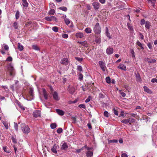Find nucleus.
<instances>
[{"mask_svg":"<svg viewBox=\"0 0 157 157\" xmlns=\"http://www.w3.org/2000/svg\"><path fill=\"white\" fill-rule=\"evenodd\" d=\"M8 71L6 72V77L8 79L10 80L15 75V71L13 67L10 64L8 67Z\"/></svg>","mask_w":157,"mask_h":157,"instance_id":"f257e3e1","label":"nucleus"},{"mask_svg":"<svg viewBox=\"0 0 157 157\" xmlns=\"http://www.w3.org/2000/svg\"><path fill=\"white\" fill-rule=\"evenodd\" d=\"M21 130L24 133H28L30 131V129L28 125H26L25 124H21Z\"/></svg>","mask_w":157,"mask_h":157,"instance_id":"f03ea898","label":"nucleus"},{"mask_svg":"<svg viewBox=\"0 0 157 157\" xmlns=\"http://www.w3.org/2000/svg\"><path fill=\"white\" fill-rule=\"evenodd\" d=\"M94 31L96 34H100L101 32V29L99 25V24L97 23L94 28Z\"/></svg>","mask_w":157,"mask_h":157,"instance_id":"7ed1b4c3","label":"nucleus"},{"mask_svg":"<svg viewBox=\"0 0 157 157\" xmlns=\"http://www.w3.org/2000/svg\"><path fill=\"white\" fill-rule=\"evenodd\" d=\"M98 64L100 67L102 69V71L104 72L105 71L106 69L105 63L102 61H99L98 62Z\"/></svg>","mask_w":157,"mask_h":157,"instance_id":"20e7f679","label":"nucleus"},{"mask_svg":"<svg viewBox=\"0 0 157 157\" xmlns=\"http://www.w3.org/2000/svg\"><path fill=\"white\" fill-rule=\"evenodd\" d=\"M92 5L94 9L96 10H98L100 7L101 6L100 3L97 2H94L92 3Z\"/></svg>","mask_w":157,"mask_h":157,"instance_id":"39448f33","label":"nucleus"},{"mask_svg":"<svg viewBox=\"0 0 157 157\" xmlns=\"http://www.w3.org/2000/svg\"><path fill=\"white\" fill-rule=\"evenodd\" d=\"M45 19L46 20H47L49 21H55V22L57 21V18L54 16H52L50 17H45Z\"/></svg>","mask_w":157,"mask_h":157,"instance_id":"423d86ee","label":"nucleus"},{"mask_svg":"<svg viewBox=\"0 0 157 157\" xmlns=\"http://www.w3.org/2000/svg\"><path fill=\"white\" fill-rule=\"evenodd\" d=\"M41 114V111L39 110H36L33 113V116L35 117H40Z\"/></svg>","mask_w":157,"mask_h":157,"instance_id":"0eeeda50","label":"nucleus"},{"mask_svg":"<svg viewBox=\"0 0 157 157\" xmlns=\"http://www.w3.org/2000/svg\"><path fill=\"white\" fill-rule=\"evenodd\" d=\"M60 63L62 64L67 65L69 63V61L67 58H63L61 59Z\"/></svg>","mask_w":157,"mask_h":157,"instance_id":"6e6552de","label":"nucleus"},{"mask_svg":"<svg viewBox=\"0 0 157 157\" xmlns=\"http://www.w3.org/2000/svg\"><path fill=\"white\" fill-rule=\"evenodd\" d=\"M113 49L110 47L106 49V53L108 55H111L113 53Z\"/></svg>","mask_w":157,"mask_h":157,"instance_id":"1a4fd4ad","label":"nucleus"},{"mask_svg":"<svg viewBox=\"0 0 157 157\" xmlns=\"http://www.w3.org/2000/svg\"><path fill=\"white\" fill-rule=\"evenodd\" d=\"M117 68L120 69L121 70L124 71H126V67L124 64H120L119 66L117 67Z\"/></svg>","mask_w":157,"mask_h":157,"instance_id":"9d476101","label":"nucleus"},{"mask_svg":"<svg viewBox=\"0 0 157 157\" xmlns=\"http://www.w3.org/2000/svg\"><path fill=\"white\" fill-rule=\"evenodd\" d=\"M68 146L66 142H64L61 146V149L66 151L68 148Z\"/></svg>","mask_w":157,"mask_h":157,"instance_id":"9b49d317","label":"nucleus"},{"mask_svg":"<svg viewBox=\"0 0 157 157\" xmlns=\"http://www.w3.org/2000/svg\"><path fill=\"white\" fill-rule=\"evenodd\" d=\"M144 89L145 92L148 94H151L152 93V92L148 87L145 86H144Z\"/></svg>","mask_w":157,"mask_h":157,"instance_id":"f8f14e48","label":"nucleus"},{"mask_svg":"<svg viewBox=\"0 0 157 157\" xmlns=\"http://www.w3.org/2000/svg\"><path fill=\"white\" fill-rule=\"evenodd\" d=\"M53 97L54 99L56 101H58L59 99L57 93L56 91L54 92L53 94Z\"/></svg>","mask_w":157,"mask_h":157,"instance_id":"ddd939ff","label":"nucleus"},{"mask_svg":"<svg viewBox=\"0 0 157 157\" xmlns=\"http://www.w3.org/2000/svg\"><path fill=\"white\" fill-rule=\"evenodd\" d=\"M78 43L83 45L85 47H88V44L87 43V41H78Z\"/></svg>","mask_w":157,"mask_h":157,"instance_id":"4468645a","label":"nucleus"},{"mask_svg":"<svg viewBox=\"0 0 157 157\" xmlns=\"http://www.w3.org/2000/svg\"><path fill=\"white\" fill-rule=\"evenodd\" d=\"M136 80L137 82H142V79L141 78L140 75L139 73L136 74Z\"/></svg>","mask_w":157,"mask_h":157,"instance_id":"2eb2a0df","label":"nucleus"},{"mask_svg":"<svg viewBox=\"0 0 157 157\" xmlns=\"http://www.w3.org/2000/svg\"><path fill=\"white\" fill-rule=\"evenodd\" d=\"M56 112L60 116H63L64 114L65 113L62 110L59 109H56Z\"/></svg>","mask_w":157,"mask_h":157,"instance_id":"dca6fc26","label":"nucleus"},{"mask_svg":"<svg viewBox=\"0 0 157 157\" xmlns=\"http://www.w3.org/2000/svg\"><path fill=\"white\" fill-rule=\"evenodd\" d=\"M22 5L24 7L27 8L28 6L29 3L27 0H22Z\"/></svg>","mask_w":157,"mask_h":157,"instance_id":"f3484780","label":"nucleus"},{"mask_svg":"<svg viewBox=\"0 0 157 157\" xmlns=\"http://www.w3.org/2000/svg\"><path fill=\"white\" fill-rule=\"evenodd\" d=\"M68 91L71 94H73L75 91V88L73 87L68 88Z\"/></svg>","mask_w":157,"mask_h":157,"instance_id":"a211bd4d","label":"nucleus"},{"mask_svg":"<svg viewBox=\"0 0 157 157\" xmlns=\"http://www.w3.org/2000/svg\"><path fill=\"white\" fill-rule=\"evenodd\" d=\"M75 36L77 38H82L84 36V34L82 33H78L76 34Z\"/></svg>","mask_w":157,"mask_h":157,"instance_id":"6ab92c4d","label":"nucleus"},{"mask_svg":"<svg viewBox=\"0 0 157 157\" xmlns=\"http://www.w3.org/2000/svg\"><path fill=\"white\" fill-rule=\"evenodd\" d=\"M105 34L106 36L109 39H111L112 37L110 33L109 32L108 29L107 27H106Z\"/></svg>","mask_w":157,"mask_h":157,"instance_id":"aec40b11","label":"nucleus"},{"mask_svg":"<svg viewBox=\"0 0 157 157\" xmlns=\"http://www.w3.org/2000/svg\"><path fill=\"white\" fill-rule=\"evenodd\" d=\"M43 92L44 99L46 100H47L48 99V95L45 89H43Z\"/></svg>","mask_w":157,"mask_h":157,"instance_id":"412c9836","label":"nucleus"},{"mask_svg":"<svg viewBox=\"0 0 157 157\" xmlns=\"http://www.w3.org/2000/svg\"><path fill=\"white\" fill-rule=\"evenodd\" d=\"M57 146L56 144H55L52 148L51 149L52 151L55 154H56L57 153V151H56Z\"/></svg>","mask_w":157,"mask_h":157,"instance_id":"4be33fe9","label":"nucleus"},{"mask_svg":"<svg viewBox=\"0 0 157 157\" xmlns=\"http://www.w3.org/2000/svg\"><path fill=\"white\" fill-rule=\"evenodd\" d=\"M93 152L90 151H88L86 153V156L87 157H91L93 155Z\"/></svg>","mask_w":157,"mask_h":157,"instance_id":"5701e85b","label":"nucleus"},{"mask_svg":"<svg viewBox=\"0 0 157 157\" xmlns=\"http://www.w3.org/2000/svg\"><path fill=\"white\" fill-rule=\"evenodd\" d=\"M84 31L87 33H90L92 32V30L90 27L86 28L84 30Z\"/></svg>","mask_w":157,"mask_h":157,"instance_id":"b1692460","label":"nucleus"},{"mask_svg":"<svg viewBox=\"0 0 157 157\" xmlns=\"http://www.w3.org/2000/svg\"><path fill=\"white\" fill-rule=\"evenodd\" d=\"M29 94L30 95L31 100L33 99V90L31 88L30 89L29 91Z\"/></svg>","mask_w":157,"mask_h":157,"instance_id":"393cba45","label":"nucleus"},{"mask_svg":"<svg viewBox=\"0 0 157 157\" xmlns=\"http://www.w3.org/2000/svg\"><path fill=\"white\" fill-rule=\"evenodd\" d=\"M151 26L150 23L149 21H146L145 23V27L147 29H149Z\"/></svg>","mask_w":157,"mask_h":157,"instance_id":"a878e982","label":"nucleus"},{"mask_svg":"<svg viewBox=\"0 0 157 157\" xmlns=\"http://www.w3.org/2000/svg\"><path fill=\"white\" fill-rule=\"evenodd\" d=\"M148 2L151 4L152 6H154L156 2V0H147Z\"/></svg>","mask_w":157,"mask_h":157,"instance_id":"bb28decb","label":"nucleus"},{"mask_svg":"<svg viewBox=\"0 0 157 157\" xmlns=\"http://www.w3.org/2000/svg\"><path fill=\"white\" fill-rule=\"evenodd\" d=\"M2 123L4 125L6 129H7L9 128L8 123L6 121H3Z\"/></svg>","mask_w":157,"mask_h":157,"instance_id":"cd10ccee","label":"nucleus"},{"mask_svg":"<svg viewBox=\"0 0 157 157\" xmlns=\"http://www.w3.org/2000/svg\"><path fill=\"white\" fill-rule=\"evenodd\" d=\"M17 45L18 48V49L20 51L23 50V46L22 45H21L20 43H18Z\"/></svg>","mask_w":157,"mask_h":157,"instance_id":"c85d7f7f","label":"nucleus"},{"mask_svg":"<svg viewBox=\"0 0 157 157\" xmlns=\"http://www.w3.org/2000/svg\"><path fill=\"white\" fill-rule=\"evenodd\" d=\"M128 121H129V123L130 124H131V123H134L136 121V120L135 119L132 118H128Z\"/></svg>","mask_w":157,"mask_h":157,"instance_id":"c756f323","label":"nucleus"},{"mask_svg":"<svg viewBox=\"0 0 157 157\" xmlns=\"http://www.w3.org/2000/svg\"><path fill=\"white\" fill-rule=\"evenodd\" d=\"M20 17V13L18 10L16 11L15 14V18L16 20L18 19Z\"/></svg>","mask_w":157,"mask_h":157,"instance_id":"7c9ffc66","label":"nucleus"},{"mask_svg":"<svg viewBox=\"0 0 157 157\" xmlns=\"http://www.w3.org/2000/svg\"><path fill=\"white\" fill-rule=\"evenodd\" d=\"M13 26L15 29H18V25L17 22H15L13 24Z\"/></svg>","mask_w":157,"mask_h":157,"instance_id":"2f4dec72","label":"nucleus"},{"mask_svg":"<svg viewBox=\"0 0 157 157\" xmlns=\"http://www.w3.org/2000/svg\"><path fill=\"white\" fill-rule=\"evenodd\" d=\"M57 124L56 123H52L51 124L50 127L52 129L56 128L57 127Z\"/></svg>","mask_w":157,"mask_h":157,"instance_id":"473e14b6","label":"nucleus"},{"mask_svg":"<svg viewBox=\"0 0 157 157\" xmlns=\"http://www.w3.org/2000/svg\"><path fill=\"white\" fill-rule=\"evenodd\" d=\"M55 11L53 9H51L48 12L49 15H53L55 13Z\"/></svg>","mask_w":157,"mask_h":157,"instance_id":"72a5a7b5","label":"nucleus"},{"mask_svg":"<svg viewBox=\"0 0 157 157\" xmlns=\"http://www.w3.org/2000/svg\"><path fill=\"white\" fill-rule=\"evenodd\" d=\"M78 79L80 81H81L83 80V75L81 73H80L78 74Z\"/></svg>","mask_w":157,"mask_h":157,"instance_id":"f704fd0d","label":"nucleus"},{"mask_svg":"<svg viewBox=\"0 0 157 157\" xmlns=\"http://www.w3.org/2000/svg\"><path fill=\"white\" fill-rule=\"evenodd\" d=\"M32 48L35 50L39 51L40 50L39 48L36 45H32Z\"/></svg>","mask_w":157,"mask_h":157,"instance_id":"c9c22d12","label":"nucleus"},{"mask_svg":"<svg viewBox=\"0 0 157 157\" xmlns=\"http://www.w3.org/2000/svg\"><path fill=\"white\" fill-rule=\"evenodd\" d=\"M127 26H128V29L131 31H133V30L132 26L130 25V24L129 23H127Z\"/></svg>","mask_w":157,"mask_h":157,"instance_id":"e433bc0d","label":"nucleus"},{"mask_svg":"<svg viewBox=\"0 0 157 157\" xmlns=\"http://www.w3.org/2000/svg\"><path fill=\"white\" fill-rule=\"evenodd\" d=\"M59 9L65 12H66L67 10V8L65 6L60 7H59Z\"/></svg>","mask_w":157,"mask_h":157,"instance_id":"4c0bfd02","label":"nucleus"},{"mask_svg":"<svg viewBox=\"0 0 157 157\" xmlns=\"http://www.w3.org/2000/svg\"><path fill=\"white\" fill-rule=\"evenodd\" d=\"M108 142L109 144H110V143H117L118 142V140H115V139H113V140H108Z\"/></svg>","mask_w":157,"mask_h":157,"instance_id":"58836bf2","label":"nucleus"},{"mask_svg":"<svg viewBox=\"0 0 157 157\" xmlns=\"http://www.w3.org/2000/svg\"><path fill=\"white\" fill-rule=\"evenodd\" d=\"M17 104L18 106L22 110H25V108L20 102L19 101L17 102Z\"/></svg>","mask_w":157,"mask_h":157,"instance_id":"ea45409f","label":"nucleus"},{"mask_svg":"<svg viewBox=\"0 0 157 157\" xmlns=\"http://www.w3.org/2000/svg\"><path fill=\"white\" fill-rule=\"evenodd\" d=\"M121 121L122 123L125 124H127L129 122L128 118L127 119L123 120Z\"/></svg>","mask_w":157,"mask_h":157,"instance_id":"a19ab883","label":"nucleus"},{"mask_svg":"<svg viewBox=\"0 0 157 157\" xmlns=\"http://www.w3.org/2000/svg\"><path fill=\"white\" fill-rule=\"evenodd\" d=\"M75 58L76 60L79 62H82L83 60V59L82 58L75 57Z\"/></svg>","mask_w":157,"mask_h":157,"instance_id":"79ce46f5","label":"nucleus"},{"mask_svg":"<svg viewBox=\"0 0 157 157\" xmlns=\"http://www.w3.org/2000/svg\"><path fill=\"white\" fill-rule=\"evenodd\" d=\"M52 30L54 32H57L58 31L59 29H58V28L57 27L54 26L52 27Z\"/></svg>","mask_w":157,"mask_h":157,"instance_id":"37998d69","label":"nucleus"},{"mask_svg":"<svg viewBox=\"0 0 157 157\" xmlns=\"http://www.w3.org/2000/svg\"><path fill=\"white\" fill-rule=\"evenodd\" d=\"M64 21H65L66 24L67 25H68L70 23V20L67 18H64Z\"/></svg>","mask_w":157,"mask_h":157,"instance_id":"c03bdc74","label":"nucleus"},{"mask_svg":"<svg viewBox=\"0 0 157 157\" xmlns=\"http://www.w3.org/2000/svg\"><path fill=\"white\" fill-rule=\"evenodd\" d=\"M136 44L138 45L142 49H144V48L143 47L141 43L139 41H137Z\"/></svg>","mask_w":157,"mask_h":157,"instance_id":"a18cd8bd","label":"nucleus"},{"mask_svg":"<svg viewBox=\"0 0 157 157\" xmlns=\"http://www.w3.org/2000/svg\"><path fill=\"white\" fill-rule=\"evenodd\" d=\"M156 61L155 59H151L148 61L149 63H156Z\"/></svg>","mask_w":157,"mask_h":157,"instance_id":"49530a36","label":"nucleus"},{"mask_svg":"<svg viewBox=\"0 0 157 157\" xmlns=\"http://www.w3.org/2000/svg\"><path fill=\"white\" fill-rule=\"evenodd\" d=\"M130 53L132 54V57L134 58L135 57V52L133 49H131L130 50Z\"/></svg>","mask_w":157,"mask_h":157,"instance_id":"de8ad7c7","label":"nucleus"},{"mask_svg":"<svg viewBox=\"0 0 157 157\" xmlns=\"http://www.w3.org/2000/svg\"><path fill=\"white\" fill-rule=\"evenodd\" d=\"M63 132V129L61 128H58L57 130V132L58 134H60Z\"/></svg>","mask_w":157,"mask_h":157,"instance_id":"09e8293b","label":"nucleus"},{"mask_svg":"<svg viewBox=\"0 0 157 157\" xmlns=\"http://www.w3.org/2000/svg\"><path fill=\"white\" fill-rule=\"evenodd\" d=\"M11 140L15 144H16L17 143V140L15 138L14 136H12L11 137Z\"/></svg>","mask_w":157,"mask_h":157,"instance_id":"8fccbe9b","label":"nucleus"},{"mask_svg":"<svg viewBox=\"0 0 157 157\" xmlns=\"http://www.w3.org/2000/svg\"><path fill=\"white\" fill-rule=\"evenodd\" d=\"M119 91L120 92V94L124 98L125 97L126 94L122 92L121 90H119Z\"/></svg>","mask_w":157,"mask_h":157,"instance_id":"3c124183","label":"nucleus"},{"mask_svg":"<svg viewBox=\"0 0 157 157\" xmlns=\"http://www.w3.org/2000/svg\"><path fill=\"white\" fill-rule=\"evenodd\" d=\"M106 82L108 83H110L111 82L110 79L109 77H107L106 78Z\"/></svg>","mask_w":157,"mask_h":157,"instance_id":"603ef678","label":"nucleus"},{"mask_svg":"<svg viewBox=\"0 0 157 157\" xmlns=\"http://www.w3.org/2000/svg\"><path fill=\"white\" fill-rule=\"evenodd\" d=\"M77 69L78 71H82V68L81 66L78 65L77 66Z\"/></svg>","mask_w":157,"mask_h":157,"instance_id":"864d4df0","label":"nucleus"},{"mask_svg":"<svg viewBox=\"0 0 157 157\" xmlns=\"http://www.w3.org/2000/svg\"><path fill=\"white\" fill-rule=\"evenodd\" d=\"M104 115L105 117H108L109 116V113L108 112L106 111H104Z\"/></svg>","mask_w":157,"mask_h":157,"instance_id":"5fc2aeb1","label":"nucleus"},{"mask_svg":"<svg viewBox=\"0 0 157 157\" xmlns=\"http://www.w3.org/2000/svg\"><path fill=\"white\" fill-rule=\"evenodd\" d=\"M3 149L4 151L6 152L10 153L9 151L8 150L7 148V147L6 146H4L3 147Z\"/></svg>","mask_w":157,"mask_h":157,"instance_id":"6e6d98bb","label":"nucleus"},{"mask_svg":"<svg viewBox=\"0 0 157 157\" xmlns=\"http://www.w3.org/2000/svg\"><path fill=\"white\" fill-rule=\"evenodd\" d=\"M91 99V97L90 96L88 97L86 100L85 102L86 103H88L89 102Z\"/></svg>","mask_w":157,"mask_h":157,"instance_id":"4d7b16f0","label":"nucleus"},{"mask_svg":"<svg viewBox=\"0 0 157 157\" xmlns=\"http://www.w3.org/2000/svg\"><path fill=\"white\" fill-rule=\"evenodd\" d=\"M78 106L79 108H83L84 109H85L86 108L85 105L83 104H80L78 105Z\"/></svg>","mask_w":157,"mask_h":157,"instance_id":"13d9d810","label":"nucleus"},{"mask_svg":"<svg viewBox=\"0 0 157 157\" xmlns=\"http://www.w3.org/2000/svg\"><path fill=\"white\" fill-rule=\"evenodd\" d=\"M50 8H55L56 6L55 5V4L53 3L50 2Z\"/></svg>","mask_w":157,"mask_h":157,"instance_id":"bf43d9fd","label":"nucleus"},{"mask_svg":"<svg viewBox=\"0 0 157 157\" xmlns=\"http://www.w3.org/2000/svg\"><path fill=\"white\" fill-rule=\"evenodd\" d=\"M12 60L13 59L12 57L11 56H9L6 59V61H7L10 62L12 61Z\"/></svg>","mask_w":157,"mask_h":157,"instance_id":"052dcab7","label":"nucleus"},{"mask_svg":"<svg viewBox=\"0 0 157 157\" xmlns=\"http://www.w3.org/2000/svg\"><path fill=\"white\" fill-rule=\"evenodd\" d=\"M145 21L144 19H141L140 21V24L141 25H143L145 23Z\"/></svg>","mask_w":157,"mask_h":157,"instance_id":"680f3d73","label":"nucleus"},{"mask_svg":"<svg viewBox=\"0 0 157 157\" xmlns=\"http://www.w3.org/2000/svg\"><path fill=\"white\" fill-rule=\"evenodd\" d=\"M14 128L17 131L18 130V125H17V123H14Z\"/></svg>","mask_w":157,"mask_h":157,"instance_id":"e2e57ef3","label":"nucleus"},{"mask_svg":"<svg viewBox=\"0 0 157 157\" xmlns=\"http://www.w3.org/2000/svg\"><path fill=\"white\" fill-rule=\"evenodd\" d=\"M68 35L66 34H64L62 35V37L64 38H67L68 37Z\"/></svg>","mask_w":157,"mask_h":157,"instance_id":"0e129e2a","label":"nucleus"},{"mask_svg":"<svg viewBox=\"0 0 157 157\" xmlns=\"http://www.w3.org/2000/svg\"><path fill=\"white\" fill-rule=\"evenodd\" d=\"M147 45L150 49H151L152 48V46L151 43H148L147 44Z\"/></svg>","mask_w":157,"mask_h":157,"instance_id":"69168bd1","label":"nucleus"},{"mask_svg":"<svg viewBox=\"0 0 157 157\" xmlns=\"http://www.w3.org/2000/svg\"><path fill=\"white\" fill-rule=\"evenodd\" d=\"M83 150V147H82L81 148L79 149H77L76 150V151L77 153H79L80 152H81Z\"/></svg>","mask_w":157,"mask_h":157,"instance_id":"338daca9","label":"nucleus"},{"mask_svg":"<svg viewBox=\"0 0 157 157\" xmlns=\"http://www.w3.org/2000/svg\"><path fill=\"white\" fill-rule=\"evenodd\" d=\"M151 82L153 83H157V79L156 78H153L151 80Z\"/></svg>","mask_w":157,"mask_h":157,"instance_id":"774afa93","label":"nucleus"}]
</instances>
